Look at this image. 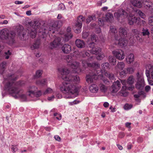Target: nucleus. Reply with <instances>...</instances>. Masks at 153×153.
Here are the masks:
<instances>
[{"label": "nucleus", "instance_id": "1", "mask_svg": "<svg viewBox=\"0 0 153 153\" xmlns=\"http://www.w3.org/2000/svg\"><path fill=\"white\" fill-rule=\"evenodd\" d=\"M69 71L66 69H62L61 74L62 75V78L65 81L62 83V86L60 87L61 91L64 93L71 94H74L76 93L78 88L75 85H72L71 82H73L74 84L78 83L80 79L77 76L68 75Z\"/></svg>", "mask_w": 153, "mask_h": 153}, {"label": "nucleus", "instance_id": "2", "mask_svg": "<svg viewBox=\"0 0 153 153\" xmlns=\"http://www.w3.org/2000/svg\"><path fill=\"white\" fill-rule=\"evenodd\" d=\"M4 78L5 82L7 81L4 86L5 90L10 94H13L15 98H20L23 101H25L27 99L26 95L22 94L23 91L19 89L18 83L14 82L16 79L15 75L10 74L7 77L4 76Z\"/></svg>", "mask_w": 153, "mask_h": 153}, {"label": "nucleus", "instance_id": "3", "mask_svg": "<svg viewBox=\"0 0 153 153\" xmlns=\"http://www.w3.org/2000/svg\"><path fill=\"white\" fill-rule=\"evenodd\" d=\"M109 64L108 63H105L102 64V67L103 70L94 71L90 73L86 76V80L88 83L93 82L94 80L103 76V71L105 73V75L110 79H114V76L112 74L107 73L106 71L109 69Z\"/></svg>", "mask_w": 153, "mask_h": 153}, {"label": "nucleus", "instance_id": "4", "mask_svg": "<svg viewBox=\"0 0 153 153\" xmlns=\"http://www.w3.org/2000/svg\"><path fill=\"white\" fill-rule=\"evenodd\" d=\"M126 10L128 12H127L123 9H120L117 12L114 13L115 17L117 19L120 17L125 18L128 17V23L130 25H132L134 23H136L139 21V18L134 16L131 14L133 12V8L131 7H127Z\"/></svg>", "mask_w": 153, "mask_h": 153}, {"label": "nucleus", "instance_id": "5", "mask_svg": "<svg viewBox=\"0 0 153 153\" xmlns=\"http://www.w3.org/2000/svg\"><path fill=\"white\" fill-rule=\"evenodd\" d=\"M91 42L88 43V47L90 48V51L93 54L96 55L98 54L101 51V49L99 47L95 46L94 42H96V39H91Z\"/></svg>", "mask_w": 153, "mask_h": 153}, {"label": "nucleus", "instance_id": "6", "mask_svg": "<svg viewBox=\"0 0 153 153\" xmlns=\"http://www.w3.org/2000/svg\"><path fill=\"white\" fill-rule=\"evenodd\" d=\"M85 20V18L82 16H79L77 18V21L74 27V31L76 33H79L81 31L82 22Z\"/></svg>", "mask_w": 153, "mask_h": 153}, {"label": "nucleus", "instance_id": "7", "mask_svg": "<svg viewBox=\"0 0 153 153\" xmlns=\"http://www.w3.org/2000/svg\"><path fill=\"white\" fill-rule=\"evenodd\" d=\"M68 41V39H55L53 42L50 43L49 47L51 49L56 48L62 45Z\"/></svg>", "mask_w": 153, "mask_h": 153}, {"label": "nucleus", "instance_id": "8", "mask_svg": "<svg viewBox=\"0 0 153 153\" xmlns=\"http://www.w3.org/2000/svg\"><path fill=\"white\" fill-rule=\"evenodd\" d=\"M137 81L135 85L136 88L139 89H142L144 87V82L142 76L140 74L139 72L137 74Z\"/></svg>", "mask_w": 153, "mask_h": 153}, {"label": "nucleus", "instance_id": "9", "mask_svg": "<svg viewBox=\"0 0 153 153\" xmlns=\"http://www.w3.org/2000/svg\"><path fill=\"white\" fill-rule=\"evenodd\" d=\"M112 53L116 58L120 60H122L124 58V52L121 50L113 51Z\"/></svg>", "mask_w": 153, "mask_h": 153}, {"label": "nucleus", "instance_id": "10", "mask_svg": "<svg viewBox=\"0 0 153 153\" xmlns=\"http://www.w3.org/2000/svg\"><path fill=\"white\" fill-rule=\"evenodd\" d=\"M121 83L120 81L117 80L113 83L111 87V91L113 93H116L120 88Z\"/></svg>", "mask_w": 153, "mask_h": 153}, {"label": "nucleus", "instance_id": "11", "mask_svg": "<svg viewBox=\"0 0 153 153\" xmlns=\"http://www.w3.org/2000/svg\"><path fill=\"white\" fill-rule=\"evenodd\" d=\"M82 66L85 68H86L88 67H94L98 69V68H100V65L97 63H95L91 64L84 60H82Z\"/></svg>", "mask_w": 153, "mask_h": 153}, {"label": "nucleus", "instance_id": "12", "mask_svg": "<svg viewBox=\"0 0 153 153\" xmlns=\"http://www.w3.org/2000/svg\"><path fill=\"white\" fill-rule=\"evenodd\" d=\"M115 44H117L121 48L126 46L128 42L126 39H115Z\"/></svg>", "mask_w": 153, "mask_h": 153}, {"label": "nucleus", "instance_id": "13", "mask_svg": "<svg viewBox=\"0 0 153 153\" xmlns=\"http://www.w3.org/2000/svg\"><path fill=\"white\" fill-rule=\"evenodd\" d=\"M79 63L76 61L75 60L69 65L72 69L75 70L76 72L80 71Z\"/></svg>", "mask_w": 153, "mask_h": 153}, {"label": "nucleus", "instance_id": "14", "mask_svg": "<svg viewBox=\"0 0 153 153\" xmlns=\"http://www.w3.org/2000/svg\"><path fill=\"white\" fill-rule=\"evenodd\" d=\"M37 88L35 86L30 87L28 95L31 97H34L35 95V92L37 91Z\"/></svg>", "mask_w": 153, "mask_h": 153}, {"label": "nucleus", "instance_id": "15", "mask_svg": "<svg viewBox=\"0 0 153 153\" xmlns=\"http://www.w3.org/2000/svg\"><path fill=\"white\" fill-rule=\"evenodd\" d=\"M119 32L121 38H124L126 37L127 32L126 28L120 27L119 30Z\"/></svg>", "mask_w": 153, "mask_h": 153}, {"label": "nucleus", "instance_id": "16", "mask_svg": "<svg viewBox=\"0 0 153 153\" xmlns=\"http://www.w3.org/2000/svg\"><path fill=\"white\" fill-rule=\"evenodd\" d=\"M62 51L65 53H69L71 50V46L67 44L64 45L62 47Z\"/></svg>", "mask_w": 153, "mask_h": 153}, {"label": "nucleus", "instance_id": "17", "mask_svg": "<svg viewBox=\"0 0 153 153\" xmlns=\"http://www.w3.org/2000/svg\"><path fill=\"white\" fill-rule=\"evenodd\" d=\"M40 44V39H37L36 40H35L34 43L31 46L30 48L32 50L37 49L39 48V46Z\"/></svg>", "mask_w": 153, "mask_h": 153}, {"label": "nucleus", "instance_id": "18", "mask_svg": "<svg viewBox=\"0 0 153 153\" xmlns=\"http://www.w3.org/2000/svg\"><path fill=\"white\" fill-rule=\"evenodd\" d=\"M131 3L134 7L140 8L142 6L141 0H131Z\"/></svg>", "mask_w": 153, "mask_h": 153}, {"label": "nucleus", "instance_id": "19", "mask_svg": "<svg viewBox=\"0 0 153 153\" xmlns=\"http://www.w3.org/2000/svg\"><path fill=\"white\" fill-rule=\"evenodd\" d=\"M76 46L79 48H82L85 47V43L84 42L80 39H77L75 41Z\"/></svg>", "mask_w": 153, "mask_h": 153}, {"label": "nucleus", "instance_id": "20", "mask_svg": "<svg viewBox=\"0 0 153 153\" xmlns=\"http://www.w3.org/2000/svg\"><path fill=\"white\" fill-rule=\"evenodd\" d=\"M146 74L148 78V79L150 77V72L153 70V65L149 64L146 67Z\"/></svg>", "mask_w": 153, "mask_h": 153}, {"label": "nucleus", "instance_id": "21", "mask_svg": "<svg viewBox=\"0 0 153 153\" xmlns=\"http://www.w3.org/2000/svg\"><path fill=\"white\" fill-rule=\"evenodd\" d=\"M74 56L72 55H67L64 56V59L70 65L74 60Z\"/></svg>", "mask_w": 153, "mask_h": 153}, {"label": "nucleus", "instance_id": "22", "mask_svg": "<svg viewBox=\"0 0 153 153\" xmlns=\"http://www.w3.org/2000/svg\"><path fill=\"white\" fill-rule=\"evenodd\" d=\"M8 36V30L5 29L0 31V38H7Z\"/></svg>", "mask_w": 153, "mask_h": 153}, {"label": "nucleus", "instance_id": "23", "mask_svg": "<svg viewBox=\"0 0 153 153\" xmlns=\"http://www.w3.org/2000/svg\"><path fill=\"white\" fill-rule=\"evenodd\" d=\"M134 60V55L132 53H130L126 58V62L128 64H130Z\"/></svg>", "mask_w": 153, "mask_h": 153}, {"label": "nucleus", "instance_id": "24", "mask_svg": "<svg viewBox=\"0 0 153 153\" xmlns=\"http://www.w3.org/2000/svg\"><path fill=\"white\" fill-rule=\"evenodd\" d=\"M114 19V16L112 14L108 13L105 15V20L107 22H111Z\"/></svg>", "mask_w": 153, "mask_h": 153}, {"label": "nucleus", "instance_id": "25", "mask_svg": "<svg viewBox=\"0 0 153 153\" xmlns=\"http://www.w3.org/2000/svg\"><path fill=\"white\" fill-rule=\"evenodd\" d=\"M89 89L91 92L94 93L97 92L98 90L97 86L95 84H93L90 86L89 87Z\"/></svg>", "mask_w": 153, "mask_h": 153}, {"label": "nucleus", "instance_id": "26", "mask_svg": "<svg viewBox=\"0 0 153 153\" xmlns=\"http://www.w3.org/2000/svg\"><path fill=\"white\" fill-rule=\"evenodd\" d=\"M126 87L125 86H123L121 91L119 93V94L121 96L126 97L128 94V92L124 91V89L125 90Z\"/></svg>", "mask_w": 153, "mask_h": 153}, {"label": "nucleus", "instance_id": "27", "mask_svg": "<svg viewBox=\"0 0 153 153\" xmlns=\"http://www.w3.org/2000/svg\"><path fill=\"white\" fill-rule=\"evenodd\" d=\"M110 31L111 33H112V34H113L115 38H117L119 37L116 34L117 31L115 27L112 26L111 27Z\"/></svg>", "mask_w": 153, "mask_h": 153}, {"label": "nucleus", "instance_id": "28", "mask_svg": "<svg viewBox=\"0 0 153 153\" xmlns=\"http://www.w3.org/2000/svg\"><path fill=\"white\" fill-rule=\"evenodd\" d=\"M125 67V63L123 62H118L117 65L116 67L117 69L123 70Z\"/></svg>", "mask_w": 153, "mask_h": 153}, {"label": "nucleus", "instance_id": "29", "mask_svg": "<svg viewBox=\"0 0 153 153\" xmlns=\"http://www.w3.org/2000/svg\"><path fill=\"white\" fill-rule=\"evenodd\" d=\"M71 31V28L70 27H68L67 29V33L65 35L66 38H71L73 37V34L70 32Z\"/></svg>", "mask_w": 153, "mask_h": 153}, {"label": "nucleus", "instance_id": "30", "mask_svg": "<svg viewBox=\"0 0 153 153\" xmlns=\"http://www.w3.org/2000/svg\"><path fill=\"white\" fill-rule=\"evenodd\" d=\"M109 62L113 65H115L116 64L117 60L114 57L110 56L108 57Z\"/></svg>", "mask_w": 153, "mask_h": 153}, {"label": "nucleus", "instance_id": "31", "mask_svg": "<svg viewBox=\"0 0 153 153\" xmlns=\"http://www.w3.org/2000/svg\"><path fill=\"white\" fill-rule=\"evenodd\" d=\"M47 82L45 79H43L42 80H39L36 82V84L39 85H45Z\"/></svg>", "mask_w": 153, "mask_h": 153}, {"label": "nucleus", "instance_id": "32", "mask_svg": "<svg viewBox=\"0 0 153 153\" xmlns=\"http://www.w3.org/2000/svg\"><path fill=\"white\" fill-rule=\"evenodd\" d=\"M40 26V23L38 21H36L34 22L33 24V25L32 27L35 30L38 28H39Z\"/></svg>", "mask_w": 153, "mask_h": 153}, {"label": "nucleus", "instance_id": "33", "mask_svg": "<svg viewBox=\"0 0 153 153\" xmlns=\"http://www.w3.org/2000/svg\"><path fill=\"white\" fill-rule=\"evenodd\" d=\"M142 34L143 36H148L150 34V33L148 29H145L143 28L142 30Z\"/></svg>", "mask_w": 153, "mask_h": 153}, {"label": "nucleus", "instance_id": "34", "mask_svg": "<svg viewBox=\"0 0 153 153\" xmlns=\"http://www.w3.org/2000/svg\"><path fill=\"white\" fill-rule=\"evenodd\" d=\"M132 32L134 34V35L133 36L134 38H140V35L138 34V32L137 30L135 29L132 30Z\"/></svg>", "mask_w": 153, "mask_h": 153}, {"label": "nucleus", "instance_id": "35", "mask_svg": "<svg viewBox=\"0 0 153 153\" xmlns=\"http://www.w3.org/2000/svg\"><path fill=\"white\" fill-rule=\"evenodd\" d=\"M105 21V18L104 17H102L100 18L98 20V23L100 26H103L104 24V22Z\"/></svg>", "mask_w": 153, "mask_h": 153}, {"label": "nucleus", "instance_id": "36", "mask_svg": "<svg viewBox=\"0 0 153 153\" xmlns=\"http://www.w3.org/2000/svg\"><path fill=\"white\" fill-rule=\"evenodd\" d=\"M134 79L133 76H130L128 79L127 83L129 84H132L134 82Z\"/></svg>", "mask_w": 153, "mask_h": 153}, {"label": "nucleus", "instance_id": "37", "mask_svg": "<svg viewBox=\"0 0 153 153\" xmlns=\"http://www.w3.org/2000/svg\"><path fill=\"white\" fill-rule=\"evenodd\" d=\"M136 13H137L141 18H144L145 17V15L140 10H136Z\"/></svg>", "mask_w": 153, "mask_h": 153}, {"label": "nucleus", "instance_id": "38", "mask_svg": "<svg viewBox=\"0 0 153 153\" xmlns=\"http://www.w3.org/2000/svg\"><path fill=\"white\" fill-rule=\"evenodd\" d=\"M145 7L147 9H152L153 8V5L150 2L147 3V4H145Z\"/></svg>", "mask_w": 153, "mask_h": 153}, {"label": "nucleus", "instance_id": "39", "mask_svg": "<svg viewBox=\"0 0 153 153\" xmlns=\"http://www.w3.org/2000/svg\"><path fill=\"white\" fill-rule=\"evenodd\" d=\"M96 17L95 16H94L93 17L92 16H89L88 18L86 19V22L87 23H89L92 20L95 19Z\"/></svg>", "mask_w": 153, "mask_h": 153}, {"label": "nucleus", "instance_id": "40", "mask_svg": "<svg viewBox=\"0 0 153 153\" xmlns=\"http://www.w3.org/2000/svg\"><path fill=\"white\" fill-rule=\"evenodd\" d=\"M100 90L103 92H105L107 90V88L103 84L100 85Z\"/></svg>", "mask_w": 153, "mask_h": 153}, {"label": "nucleus", "instance_id": "41", "mask_svg": "<svg viewBox=\"0 0 153 153\" xmlns=\"http://www.w3.org/2000/svg\"><path fill=\"white\" fill-rule=\"evenodd\" d=\"M126 70V73L132 74L134 72V69L131 67L128 68Z\"/></svg>", "mask_w": 153, "mask_h": 153}, {"label": "nucleus", "instance_id": "42", "mask_svg": "<svg viewBox=\"0 0 153 153\" xmlns=\"http://www.w3.org/2000/svg\"><path fill=\"white\" fill-rule=\"evenodd\" d=\"M42 71L41 70H38L36 71V75L35 76V78H38L40 77L42 75Z\"/></svg>", "mask_w": 153, "mask_h": 153}, {"label": "nucleus", "instance_id": "43", "mask_svg": "<svg viewBox=\"0 0 153 153\" xmlns=\"http://www.w3.org/2000/svg\"><path fill=\"white\" fill-rule=\"evenodd\" d=\"M82 53V52H80L78 50H76L74 51V55L76 57H79L81 56V53Z\"/></svg>", "mask_w": 153, "mask_h": 153}, {"label": "nucleus", "instance_id": "44", "mask_svg": "<svg viewBox=\"0 0 153 153\" xmlns=\"http://www.w3.org/2000/svg\"><path fill=\"white\" fill-rule=\"evenodd\" d=\"M53 91V90L50 88H48L44 92L43 94L44 95L46 94H47L51 93Z\"/></svg>", "mask_w": 153, "mask_h": 153}, {"label": "nucleus", "instance_id": "45", "mask_svg": "<svg viewBox=\"0 0 153 153\" xmlns=\"http://www.w3.org/2000/svg\"><path fill=\"white\" fill-rule=\"evenodd\" d=\"M132 105L131 104H126L124 106V108L125 110H128L131 108Z\"/></svg>", "mask_w": 153, "mask_h": 153}, {"label": "nucleus", "instance_id": "46", "mask_svg": "<svg viewBox=\"0 0 153 153\" xmlns=\"http://www.w3.org/2000/svg\"><path fill=\"white\" fill-rule=\"evenodd\" d=\"M11 149L13 151V152H15L18 150V149L17 148V145H12L11 146Z\"/></svg>", "mask_w": 153, "mask_h": 153}, {"label": "nucleus", "instance_id": "47", "mask_svg": "<svg viewBox=\"0 0 153 153\" xmlns=\"http://www.w3.org/2000/svg\"><path fill=\"white\" fill-rule=\"evenodd\" d=\"M54 116L56 117V118L58 120H60L62 118L61 114H58L57 113H55L54 114Z\"/></svg>", "mask_w": 153, "mask_h": 153}, {"label": "nucleus", "instance_id": "48", "mask_svg": "<svg viewBox=\"0 0 153 153\" xmlns=\"http://www.w3.org/2000/svg\"><path fill=\"white\" fill-rule=\"evenodd\" d=\"M105 57L104 55L102 53L99 54L97 57V59L98 60H100L102 59Z\"/></svg>", "mask_w": 153, "mask_h": 153}, {"label": "nucleus", "instance_id": "49", "mask_svg": "<svg viewBox=\"0 0 153 153\" xmlns=\"http://www.w3.org/2000/svg\"><path fill=\"white\" fill-rule=\"evenodd\" d=\"M8 39L7 41V43L10 45H13L14 42V39Z\"/></svg>", "mask_w": 153, "mask_h": 153}, {"label": "nucleus", "instance_id": "50", "mask_svg": "<svg viewBox=\"0 0 153 153\" xmlns=\"http://www.w3.org/2000/svg\"><path fill=\"white\" fill-rule=\"evenodd\" d=\"M5 58L7 59L9 58V56L11 55V53L10 52L9 50H8L7 52H5Z\"/></svg>", "mask_w": 153, "mask_h": 153}, {"label": "nucleus", "instance_id": "51", "mask_svg": "<svg viewBox=\"0 0 153 153\" xmlns=\"http://www.w3.org/2000/svg\"><path fill=\"white\" fill-rule=\"evenodd\" d=\"M149 24L151 26H153V17H151L149 19Z\"/></svg>", "mask_w": 153, "mask_h": 153}, {"label": "nucleus", "instance_id": "52", "mask_svg": "<svg viewBox=\"0 0 153 153\" xmlns=\"http://www.w3.org/2000/svg\"><path fill=\"white\" fill-rule=\"evenodd\" d=\"M6 62H2L0 64V66L3 69V71H4V70L3 69L5 68L6 65ZM3 72H2L1 73H2Z\"/></svg>", "mask_w": 153, "mask_h": 153}, {"label": "nucleus", "instance_id": "53", "mask_svg": "<svg viewBox=\"0 0 153 153\" xmlns=\"http://www.w3.org/2000/svg\"><path fill=\"white\" fill-rule=\"evenodd\" d=\"M42 94V93L40 91H38V92L36 91L35 95V97L36 96V97H39L40 96H41Z\"/></svg>", "mask_w": 153, "mask_h": 153}, {"label": "nucleus", "instance_id": "54", "mask_svg": "<svg viewBox=\"0 0 153 153\" xmlns=\"http://www.w3.org/2000/svg\"><path fill=\"white\" fill-rule=\"evenodd\" d=\"M89 33L87 32H83L82 33V36L83 38H86L88 36Z\"/></svg>", "mask_w": 153, "mask_h": 153}, {"label": "nucleus", "instance_id": "55", "mask_svg": "<svg viewBox=\"0 0 153 153\" xmlns=\"http://www.w3.org/2000/svg\"><path fill=\"white\" fill-rule=\"evenodd\" d=\"M125 136V134L123 132H120L118 134V137L121 138H123Z\"/></svg>", "mask_w": 153, "mask_h": 153}, {"label": "nucleus", "instance_id": "56", "mask_svg": "<svg viewBox=\"0 0 153 153\" xmlns=\"http://www.w3.org/2000/svg\"><path fill=\"white\" fill-rule=\"evenodd\" d=\"M79 102L76 100L74 101L73 102H69V105H73L74 104H77L79 103Z\"/></svg>", "mask_w": 153, "mask_h": 153}, {"label": "nucleus", "instance_id": "57", "mask_svg": "<svg viewBox=\"0 0 153 153\" xmlns=\"http://www.w3.org/2000/svg\"><path fill=\"white\" fill-rule=\"evenodd\" d=\"M120 82L122 83V84L123 85V86H125L126 87V86L125 85L126 83V81L125 80H121L120 79Z\"/></svg>", "mask_w": 153, "mask_h": 153}, {"label": "nucleus", "instance_id": "58", "mask_svg": "<svg viewBox=\"0 0 153 153\" xmlns=\"http://www.w3.org/2000/svg\"><path fill=\"white\" fill-rule=\"evenodd\" d=\"M91 38H98V37L95 33H92L91 35Z\"/></svg>", "mask_w": 153, "mask_h": 153}, {"label": "nucleus", "instance_id": "59", "mask_svg": "<svg viewBox=\"0 0 153 153\" xmlns=\"http://www.w3.org/2000/svg\"><path fill=\"white\" fill-rule=\"evenodd\" d=\"M150 88H151L150 86L149 85H147L146 86V87H145V91L146 92H148L150 90Z\"/></svg>", "mask_w": 153, "mask_h": 153}, {"label": "nucleus", "instance_id": "60", "mask_svg": "<svg viewBox=\"0 0 153 153\" xmlns=\"http://www.w3.org/2000/svg\"><path fill=\"white\" fill-rule=\"evenodd\" d=\"M10 35L12 36L11 37H13L15 36L16 35V33L13 31H11L10 32L9 34H8V36Z\"/></svg>", "mask_w": 153, "mask_h": 153}, {"label": "nucleus", "instance_id": "61", "mask_svg": "<svg viewBox=\"0 0 153 153\" xmlns=\"http://www.w3.org/2000/svg\"><path fill=\"white\" fill-rule=\"evenodd\" d=\"M51 32H52L53 33L55 32V27H53V26H51L49 28Z\"/></svg>", "mask_w": 153, "mask_h": 153}, {"label": "nucleus", "instance_id": "62", "mask_svg": "<svg viewBox=\"0 0 153 153\" xmlns=\"http://www.w3.org/2000/svg\"><path fill=\"white\" fill-rule=\"evenodd\" d=\"M54 137L56 140L58 141H60L61 140L60 137L58 135L55 136Z\"/></svg>", "mask_w": 153, "mask_h": 153}, {"label": "nucleus", "instance_id": "63", "mask_svg": "<svg viewBox=\"0 0 153 153\" xmlns=\"http://www.w3.org/2000/svg\"><path fill=\"white\" fill-rule=\"evenodd\" d=\"M23 1H15V3L16 4H21L23 3Z\"/></svg>", "mask_w": 153, "mask_h": 153}, {"label": "nucleus", "instance_id": "64", "mask_svg": "<svg viewBox=\"0 0 153 153\" xmlns=\"http://www.w3.org/2000/svg\"><path fill=\"white\" fill-rule=\"evenodd\" d=\"M8 21L6 20H4L3 22H0V24H7L8 23Z\"/></svg>", "mask_w": 153, "mask_h": 153}]
</instances>
